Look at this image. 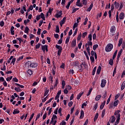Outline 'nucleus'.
Instances as JSON below:
<instances>
[{
  "instance_id": "nucleus-9",
  "label": "nucleus",
  "mask_w": 125,
  "mask_h": 125,
  "mask_svg": "<svg viewBox=\"0 0 125 125\" xmlns=\"http://www.w3.org/2000/svg\"><path fill=\"white\" fill-rule=\"evenodd\" d=\"M77 45V40H73L71 42V47H75Z\"/></svg>"
},
{
  "instance_id": "nucleus-60",
  "label": "nucleus",
  "mask_w": 125,
  "mask_h": 125,
  "mask_svg": "<svg viewBox=\"0 0 125 125\" xmlns=\"http://www.w3.org/2000/svg\"><path fill=\"white\" fill-rule=\"evenodd\" d=\"M42 23H43V20H41L40 21H39V27H41V26H42Z\"/></svg>"
},
{
  "instance_id": "nucleus-13",
  "label": "nucleus",
  "mask_w": 125,
  "mask_h": 125,
  "mask_svg": "<svg viewBox=\"0 0 125 125\" xmlns=\"http://www.w3.org/2000/svg\"><path fill=\"white\" fill-rule=\"evenodd\" d=\"M120 111L119 110H118L117 111H115L114 114L116 117L118 118V117H119V118H121V114H120Z\"/></svg>"
},
{
  "instance_id": "nucleus-26",
  "label": "nucleus",
  "mask_w": 125,
  "mask_h": 125,
  "mask_svg": "<svg viewBox=\"0 0 125 125\" xmlns=\"http://www.w3.org/2000/svg\"><path fill=\"white\" fill-rule=\"evenodd\" d=\"M47 46V45H44L42 46V50L43 51V52H45V48Z\"/></svg>"
},
{
  "instance_id": "nucleus-17",
  "label": "nucleus",
  "mask_w": 125,
  "mask_h": 125,
  "mask_svg": "<svg viewBox=\"0 0 125 125\" xmlns=\"http://www.w3.org/2000/svg\"><path fill=\"white\" fill-rule=\"evenodd\" d=\"M26 73L29 75V76H32L33 75V73H34V71H33L32 70L29 69L28 70H27Z\"/></svg>"
},
{
  "instance_id": "nucleus-2",
  "label": "nucleus",
  "mask_w": 125,
  "mask_h": 125,
  "mask_svg": "<svg viewBox=\"0 0 125 125\" xmlns=\"http://www.w3.org/2000/svg\"><path fill=\"white\" fill-rule=\"evenodd\" d=\"M113 49V45L111 43L108 44L105 47V51L106 52H110Z\"/></svg>"
},
{
  "instance_id": "nucleus-55",
  "label": "nucleus",
  "mask_w": 125,
  "mask_h": 125,
  "mask_svg": "<svg viewBox=\"0 0 125 125\" xmlns=\"http://www.w3.org/2000/svg\"><path fill=\"white\" fill-rule=\"evenodd\" d=\"M90 59L91 62H94L95 61V60L94 59V56H91L90 57Z\"/></svg>"
},
{
  "instance_id": "nucleus-57",
  "label": "nucleus",
  "mask_w": 125,
  "mask_h": 125,
  "mask_svg": "<svg viewBox=\"0 0 125 125\" xmlns=\"http://www.w3.org/2000/svg\"><path fill=\"white\" fill-rule=\"evenodd\" d=\"M91 91H92V88H91L89 89L88 93L87 94V96H89V95H90V93H91Z\"/></svg>"
},
{
  "instance_id": "nucleus-30",
  "label": "nucleus",
  "mask_w": 125,
  "mask_h": 125,
  "mask_svg": "<svg viewBox=\"0 0 125 125\" xmlns=\"http://www.w3.org/2000/svg\"><path fill=\"white\" fill-rule=\"evenodd\" d=\"M125 87V81L123 82L121 86V90H124Z\"/></svg>"
},
{
  "instance_id": "nucleus-47",
  "label": "nucleus",
  "mask_w": 125,
  "mask_h": 125,
  "mask_svg": "<svg viewBox=\"0 0 125 125\" xmlns=\"http://www.w3.org/2000/svg\"><path fill=\"white\" fill-rule=\"evenodd\" d=\"M96 66H95L93 69V71H92V76H94V75H95V72H96Z\"/></svg>"
},
{
  "instance_id": "nucleus-36",
  "label": "nucleus",
  "mask_w": 125,
  "mask_h": 125,
  "mask_svg": "<svg viewBox=\"0 0 125 125\" xmlns=\"http://www.w3.org/2000/svg\"><path fill=\"white\" fill-rule=\"evenodd\" d=\"M23 58H24V56H22L20 57L19 58L17 59V63H18V62H19V61H20V60H22L23 59Z\"/></svg>"
},
{
  "instance_id": "nucleus-51",
  "label": "nucleus",
  "mask_w": 125,
  "mask_h": 125,
  "mask_svg": "<svg viewBox=\"0 0 125 125\" xmlns=\"http://www.w3.org/2000/svg\"><path fill=\"white\" fill-rule=\"evenodd\" d=\"M87 21H88V19L87 18H85L84 19V22L83 23V25H85L87 23Z\"/></svg>"
},
{
  "instance_id": "nucleus-64",
  "label": "nucleus",
  "mask_w": 125,
  "mask_h": 125,
  "mask_svg": "<svg viewBox=\"0 0 125 125\" xmlns=\"http://www.w3.org/2000/svg\"><path fill=\"white\" fill-rule=\"evenodd\" d=\"M60 125H66V122L62 121L60 124Z\"/></svg>"
},
{
  "instance_id": "nucleus-5",
  "label": "nucleus",
  "mask_w": 125,
  "mask_h": 125,
  "mask_svg": "<svg viewBox=\"0 0 125 125\" xmlns=\"http://www.w3.org/2000/svg\"><path fill=\"white\" fill-rule=\"evenodd\" d=\"M107 83V81L105 79L102 80V83L101 84V87H105V85H106V83Z\"/></svg>"
},
{
  "instance_id": "nucleus-8",
  "label": "nucleus",
  "mask_w": 125,
  "mask_h": 125,
  "mask_svg": "<svg viewBox=\"0 0 125 125\" xmlns=\"http://www.w3.org/2000/svg\"><path fill=\"white\" fill-rule=\"evenodd\" d=\"M56 119H57V116L55 114H53L51 118L50 124H53L54 120H55Z\"/></svg>"
},
{
  "instance_id": "nucleus-3",
  "label": "nucleus",
  "mask_w": 125,
  "mask_h": 125,
  "mask_svg": "<svg viewBox=\"0 0 125 125\" xmlns=\"http://www.w3.org/2000/svg\"><path fill=\"white\" fill-rule=\"evenodd\" d=\"M71 63H72V66L73 67H78V68H80V62H79L78 61H74V62H71Z\"/></svg>"
},
{
  "instance_id": "nucleus-45",
  "label": "nucleus",
  "mask_w": 125,
  "mask_h": 125,
  "mask_svg": "<svg viewBox=\"0 0 125 125\" xmlns=\"http://www.w3.org/2000/svg\"><path fill=\"white\" fill-rule=\"evenodd\" d=\"M12 76H9V77H7L6 79V80L7 81V82H10V81H11V80H12Z\"/></svg>"
},
{
  "instance_id": "nucleus-53",
  "label": "nucleus",
  "mask_w": 125,
  "mask_h": 125,
  "mask_svg": "<svg viewBox=\"0 0 125 125\" xmlns=\"http://www.w3.org/2000/svg\"><path fill=\"white\" fill-rule=\"evenodd\" d=\"M106 97H107V92L105 91H104V93L103 98H104V99H105V98H106Z\"/></svg>"
},
{
  "instance_id": "nucleus-27",
  "label": "nucleus",
  "mask_w": 125,
  "mask_h": 125,
  "mask_svg": "<svg viewBox=\"0 0 125 125\" xmlns=\"http://www.w3.org/2000/svg\"><path fill=\"white\" fill-rule=\"evenodd\" d=\"M113 64H114V59H110L109 61V64L112 66Z\"/></svg>"
},
{
  "instance_id": "nucleus-1",
  "label": "nucleus",
  "mask_w": 125,
  "mask_h": 125,
  "mask_svg": "<svg viewBox=\"0 0 125 125\" xmlns=\"http://www.w3.org/2000/svg\"><path fill=\"white\" fill-rule=\"evenodd\" d=\"M26 64L28 65V67H30L31 68H37L38 67V63L31 61H28L26 62Z\"/></svg>"
},
{
  "instance_id": "nucleus-42",
  "label": "nucleus",
  "mask_w": 125,
  "mask_h": 125,
  "mask_svg": "<svg viewBox=\"0 0 125 125\" xmlns=\"http://www.w3.org/2000/svg\"><path fill=\"white\" fill-rule=\"evenodd\" d=\"M16 61V58H13L12 60V62L11 64H13V65H15V62Z\"/></svg>"
},
{
  "instance_id": "nucleus-23",
  "label": "nucleus",
  "mask_w": 125,
  "mask_h": 125,
  "mask_svg": "<svg viewBox=\"0 0 125 125\" xmlns=\"http://www.w3.org/2000/svg\"><path fill=\"white\" fill-rule=\"evenodd\" d=\"M83 94V92L82 93H80L79 94H78L77 95V99H78V100H79V99H81V97H82V95Z\"/></svg>"
},
{
  "instance_id": "nucleus-24",
  "label": "nucleus",
  "mask_w": 125,
  "mask_h": 125,
  "mask_svg": "<svg viewBox=\"0 0 125 125\" xmlns=\"http://www.w3.org/2000/svg\"><path fill=\"white\" fill-rule=\"evenodd\" d=\"M86 51L89 56H90V47L89 46L86 47Z\"/></svg>"
},
{
  "instance_id": "nucleus-52",
  "label": "nucleus",
  "mask_w": 125,
  "mask_h": 125,
  "mask_svg": "<svg viewBox=\"0 0 125 125\" xmlns=\"http://www.w3.org/2000/svg\"><path fill=\"white\" fill-rule=\"evenodd\" d=\"M111 118H112L111 123L112 124H113V123L116 121V118H115V116H112Z\"/></svg>"
},
{
  "instance_id": "nucleus-28",
  "label": "nucleus",
  "mask_w": 125,
  "mask_h": 125,
  "mask_svg": "<svg viewBox=\"0 0 125 125\" xmlns=\"http://www.w3.org/2000/svg\"><path fill=\"white\" fill-rule=\"evenodd\" d=\"M83 63H82L80 65L79 64V71L80 72H83Z\"/></svg>"
},
{
  "instance_id": "nucleus-49",
  "label": "nucleus",
  "mask_w": 125,
  "mask_h": 125,
  "mask_svg": "<svg viewBox=\"0 0 125 125\" xmlns=\"http://www.w3.org/2000/svg\"><path fill=\"white\" fill-rule=\"evenodd\" d=\"M98 47V44H96L93 45V50H96V48Z\"/></svg>"
},
{
  "instance_id": "nucleus-46",
  "label": "nucleus",
  "mask_w": 125,
  "mask_h": 125,
  "mask_svg": "<svg viewBox=\"0 0 125 125\" xmlns=\"http://www.w3.org/2000/svg\"><path fill=\"white\" fill-rule=\"evenodd\" d=\"M60 32V30L59 29V26L56 25V33H59Z\"/></svg>"
},
{
  "instance_id": "nucleus-48",
  "label": "nucleus",
  "mask_w": 125,
  "mask_h": 125,
  "mask_svg": "<svg viewBox=\"0 0 125 125\" xmlns=\"http://www.w3.org/2000/svg\"><path fill=\"white\" fill-rule=\"evenodd\" d=\"M78 10H79V8H74V9L72 10V13L74 14Z\"/></svg>"
},
{
  "instance_id": "nucleus-32",
  "label": "nucleus",
  "mask_w": 125,
  "mask_h": 125,
  "mask_svg": "<svg viewBox=\"0 0 125 125\" xmlns=\"http://www.w3.org/2000/svg\"><path fill=\"white\" fill-rule=\"evenodd\" d=\"M49 81H51V83H53V76L51 75V74H50V75L49 76Z\"/></svg>"
},
{
  "instance_id": "nucleus-22",
  "label": "nucleus",
  "mask_w": 125,
  "mask_h": 125,
  "mask_svg": "<svg viewBox=\"0 0 125 125\" xmlns=\"http://www.w3.org/2000/svg\"><path fill=\"white\" fill-rule=\"evenodd\" d=\"M20 113V111L18 110L17 109H15L13 112V115H15V114H19Z\"/></svg>"
},
{
  "instance_id": "nucleus-14",
  "label": "nucleus",
  "mask_w": 125,
  "mask_h": 125,
  "mask_svg": "<svg viewBox=\"0 0 125 125\" xmlns=\"http://www.w3.org/2000/svg\"><path fill=\"white\" fill-rule=\"evenodd\" d=\"M115 7L116 9H118L119 7H120V3L117 2L116 1L114 2Z\"/></svg>"
},
{
  "instance_id": "nucleus-31",
  "label": "nucleus",
  "mask_w": 125,
  "mask_h": 125,
  "mask_svg": "<svg viewBox=\"0 0 125 125\" xmlns=\"http://www.w3.org/2000/svg\"><path fill=\"white\" fill-rule=\"evenodd\" d=\"M34 116H35V113H33L31 114V115L28 120L29 123H31V121H32V119H33V118H34Z\"/></svg>"
},
{
  "instance_id": "nucleus-37",
  "label": "nucleus",
  "mask_w": 125,
  "mask_h": 125,
  "mask_svg": "<svg viewBox=\"0 0 125 125\" xmlns=\"http://www.w3.org/2000/svg\"><path fill=\"white\" fill-rule=\"evenodd\" d=\"M82 2V4H83V5H86L87 4V0H83Z\"/></svg>"
},
{
  "instance_id": "nucleus-35",
  "label": "nucleus",
  "mask_w": 125,
  "mask_h": 125,
  "mask_svg": "<svg viewBox=\"0 0 125 125\" xmlns=\"http://www.w3.org/2000/svg\"><path fill=\"white\" fill-rule=\"evenodd\" d=\"M118 104H119V100H116L113 103V106L116 107V106H118Z\"/></svg>"
},
{
  "instance_id": "nucleus-34",
  "label": "nucleus",
  "mask_w": 125,
  "mask_h": 125,
  "mask_svg": "<svg viewBox=\"0 0 125 125\" xmlns=\"http://www.w3.org/2000/svg\"><path fill=\"white\" fill-rule=\"evenodd\" d=\"M29 30H30V29H29V27H28V26H26L24 30V33L28 34L29 33Z\"/></svg>"
},
{
  "instance_id": "nucleus-4",
  "label": "nucleus",
  "mask_w": 125,
  "mask_h": 125,
  "mask_svg": "<svg viewBox=\"0 0 125 125\" xmlns=\"http://www.w3.org/2000/svg\"><path fill=\"white\" fill-rule=\"evenodd\" d=\"M110 31L111 34H115V33H116V26H115L114 25L110 27Z\"/></svg>"
},
{
  "instance_id": "nucleus-29",
  "label": "nucleus",
  "mask_w": 125,
  "mask_h": 125,
  "mask_svg": "<svg viewBox=\"0 0 125 125\" xmlns=\"http://www.w3.org/2000/svg\"><path fill=\"white\" fill-rule=\"evenodd\" d=\"M98 116H99V114L98 113H97L94 118V122H96V121H97V119H98Z\"/></svg>"
},
{
  "instance_id": "nucleus-18",
  "label": "nucleus",
  "mask_w": 125,
  "mask_h": 125,
  "mask_svg": "<svg viewBox=\"0 0 125 125\" xmlns=\"http://www.w3.org/2000/svg\"><path fill=\"white\" fill-rule=\"evenodd\" d=\"M92 7H93V3H91L89 7L87 8V11H88V12H90V11L91 10V9H92Z\"/></svg>"
},
{
  "instance_id": "nucleus-63",
  "label": "nucleus",
  "mask_w": 125,
  "mask_h": 125,
  "mask_svg": "<svg viewBox=\"0 0 125 125\" xmlns=\"http://www.w3.org/2000/svg\"><path fill=\"white\" fill-rule=\"evenodd\" d=\"M68 105L69 107H72V106H73V101H71L68 103Z\"/></svg>"
},
{
  "instance_id": "nucleus-41",
  "label": "nucleus",
  "mask_w": 125,
  "mask_h": 125,
  "mask_svg": "<svg viewBox=\"0 0 125 125\" xmlns=\"http://www.w3.org/2000/svg\"><path fill=\"white\" fill-rule=\"evenodd\" d=\"M70 36H68L66 39V41H65V43L66 44H68L69 43V42H70Z\"/></svg>"
},
{
  "instance_id": "nucleus-6",
  "label": "nucleus",
  "mask_w": 125,
  "mask_h": 125,
  "mask_svg": "<svg viewBox=\"0 0 125 125\" xmlns=\"http://www.w3.org/2000/svg\"><path fill=\"white\" fill-rule=\"evenodd\" d=\"M66 19H67V17H64L62 20H61V21L60 22L61 27H62L63 26V24L65 23V22H66Z\"/></svg>"
},
{
  "instance_id": "nucleus-50",
  "label": "nucleus",
  "mask_w": 125,
  "mask_h": 125,
  "mask_svg": "<svg viewBox=\"0 0 125 125\" xmlns=\"http://www.w3.org/2000/svg\"><path fill=\"white\" fill-rule=\"evenodd\" d=\"M12 80L13 82H15V83H18V82H19V80L16 77L13 78Z\"/></svg>"
},
{
  "instance_id": "nucleus-40",
  "label": "nucleus",
  "mask_w": 125,
  "mask_h": 125,
  "mask_svg": "<svg viewBox=\"0 0 125 125\" xmlns=\"http://www.w3.org/2000/svg\"><path fill=\"white\" fill-rule=\"evenodd\" d=\"M69 29H70V28L69 27H67L66 28V29L64 31V36H66V35H67V32H68V31H69Z\"/></svg>"
},
{
  "instance_id": "nucleus-56",
  "label": "nucleus",
  "mask_w": 125,
  "mask_h": 125,
  "mask_svg": "<svg viewBox=\"0 0 125 125\" xmlns=\"http://www.w3.org/2000/svg\"><path fill=\"white\" fill-rule=\"evenodd\" d=\"M41 47V43H39L38 44H36L35 46L36 49H39L40 47Z\"/></svg>"
},
{
  "instance_id": "nucleus-44",
  "label": "nucleus",
  "mask_w": 125,
  "mask_h": 125,
  "mask_svg": "<svg viewBox=\"0 0 125 125\" xmlns=\"http://www.w3.org/2000/svg\"><path fill=\"white\" fill-rule=\"evenodd\" d=\"M87 35V32H85L83 33L82 34V38L83 39H84V38H85V37H86Z\"/></svg>"
},
{
  "instance_id": "nucleus-59",
  "label": "nucleus",
  "mask_w": 125,
  "mask_h": 125,
  "mask_svg": "<svg viewBox=\"0 0 125 125\" xmlns=\"http://www.w3.org/2000/svg\"><path fill=\"white\" fill-rule=\"evenodd\" d=\"M77 33H78V28H76L74 31L73 36L75 37V36H76Z\"/></svg>"
},
{
  "instance_id": "nucleus-16",
  "label": "nucleus",
  "mask_w": 125,
  "mask_h": 125,
  "mask_svg": "<svg viewBox=\"0 0 125 125\" xmlns=\"http://www.w3.org/2000/svg\"><path fill=\"white\" fill-rule=\"evenodd\" d=\"M105 104H106V101H104L103 103H102L100 105L101 110H103V108H104V106H105Z\"/></svg>"
},
{
  "instance_id": "nucleus-11",
  "label": "nucleus",
  "mask_w": 125,
  "mask_h": 125,
  "mask_svg": "<svg viewBox=\"0 0 125 125\" xmlns=\"http://www.w3.org/2000/svg\"><path fill=\"white\" fill-rule=\"evenodd\" d=\"M87 45L88 46H91V47L92 46V42L91 41H88L87 43H86L85 45V47H87Z\"/></svg>"
},
{
  "instance_id": "nucleus-7",
  "label": "nucleus",
  "mask_w": 125,
  "mask_h": 125,
  "mask_svg": "<svg viewBox=\"0 0 125 125\" xmlns=\"http://www.w3.org/2000/svg\"><path fill=\"white\" fill-rule=\"evenodd\" d=\"M63 13H62V11H60V12L57 13L55 16L56 18H60L61 17V15H62Z\"/></svg>"
},
{
  "instance_id": "nucleus-20",
  "label": "nucleus",
  "mask_w": 125,
  "mask_h": 125,
  "mask_svg": "<svg viewBox=\"0 0 125 125\" xmlns=\"http://www.w3.org/2000/svg\"><path fill=\"white\" fill-rule=\"evenodd\" d=\"M101 97H102V96H101V95H98L96 97L95 100H96V101H99V100H100V98H101Z\"/></svg>"
},
{
  "instance_id": "nucleus-19",
  "label": "nucleus",
  "mask_w": 125,
  "mask_h": 125,
  "mask_svg": "<svg viewBox=\"0 0 125 125\" xmlns=\"http://www.w3.org/2000/svg\"><path fill=\"white\" fill-rule=\"evenodd\" d=\"M122 44H123V38H121L119 40V43L118 44L119 47H120L122 45Z\"/></svg>"
},
{
  "instance_id": "nucleus-43",
  "label": "nucleus",
  "mask_w": 125,
  "mask_h": 125,
  "mask_svg": "<svg viewBox=\"0 0 125 125\" xmlns=\"http://www.w3.org/2000/svg\"><path fill=\"white\" fill-rule=\"evenodd\" d=\"M16 85H17V86H19V87H21V88H24V86L23 85H21L20 84L15 83Z\"/></svg>"
},
{
  "instance_id": "nucleus-54",
  "label": "nucleus",
  "mask_w": 125,
  "mask_h": 125,
  "mask_svg": "<svg viewBox=\"0 0 125 125\" xmlns=\"http://www.w3.org/2000/svg\"><path fill=\"white\" fill-rule=\"evenodd\" d=\"M56 48H57V49H59V50H60V49H62V46H60V45H56Z\"/></svg>"
},
{
  "instance_id": "nucleus-61",
  "label": "nucleus",
  "mask_w": 125,
  "mask_h": 125,
  "mask_svg": "<svg viewBox=\"0 0 125 125\" xmlns=\"http://www.w3.org/2000/svg\"><path fill=\"white\" fill-rule=\"evenodd\" d=\"M52 11H53V8L51 9L50 8H49L48 13H50V14H51V13H52Z\"/></svg>"
},
{
  "instance_id": "nucleus-12",
  "label": "nucleus",
  "mask_w": 125,
  "mask_h": 125,
  "mask_svg": "<svg viewBox=\"0 0 125 125\" xmlns=\"http://www.w3.org/2000/svg\"><path fill=\"white\" fill-rule=\"evenodd\" d=\"M81 0H78L76 2L77 6H79V7H83V4L80 3Z\"/></svg>"
},
{
  "instance_id": "nucleus-38",
  "label": "nucleus",
  "mask_w": 125,
  "mask_h": 125,
  "mask_svg": "<svg viewBox=\"0 0 125 125\" xmlns=\"http://www.w3.org/2000/svg\"><path fill=\"white\" fill-rule=\"evenodd\" d=\"M106 112V110L105 109H103L102 113V118H104V116H105V113Z\"/></svg>"
},
{
  "instance_id": "nucleus-33",
  "label": "nucleus",
  "mask_w": 125,
  "mask_h": 125,
  "mask_svg": "<svg viewBox=\"0 0 125 125\" xmlns=\"http://www.w3.org/2000/svg\"><path fill=\"white\" fill-rule=\"evenodd\" d=\"M47 99H48V95H47L44 98L42 99V102L43 103H44V102H45V101H46Z\"/></svg>"
},
{
  "instance_id": "nucleus-39",
  "label": "nucleus",
  "mask_w": 125,
  "mask_h": 125,
  "mask_svg": "<svg viewBox=\"0 0 125 125\" xmlns=\"http://www.w3.org/2000/svg\"><path fill=\"white\" fill-rule=\"evenodd\" d=\"M118 53V50H116L115 52L114 53V55L113 56V59H115L116 58V57L117 56V54Z\"/></svg>"
},
{
  "instance_id": "nucleus-25",
  "label": "nucleus",
  "mask_w": 125,
  "mask_h": 125,
  "mask_svg": "<svg viewBox=\"0 0 125 125\" xmlns=\"http://www.w3.org/2000/svg\"><path fill=\"white\" fill-rule=\"evenodd\" d=\"M40 17L42 19V20L45 21V17H44V14H43V13H41Z\"/></svg>"
},
{
  "instance_id": "nucleus-58",
  "label": "nucleus",
  "mask_w": 125,
  "mask_h": 125,
  "mask_svg": "<svg viewBox=\"0 0 125 125\" xmlns=\"http://www.w3.org/2000/svg\"><path fill=\"white\" fill-rule=\"evenodd\" d=\"M0 27H3L4 26V21H3L0 22Z\"/></svg>"
},
{
  "instance_id": "nucleus-15",
  "label": "nucleus",
  "mask_w": 125,
  "mask_h": 125,
  "mask_svg": "<svg viewBox=\"0 0 125 125\" xmlns=\"http://www.w3.org/2000/svg\"><path fill=\"white\" fill-rule=\"evenodd\" d=\"M84 117V112H83V110H82L81 111V115L80 117V119H83V117Z\"/></svg>"
},
{
  "instance_id": "nucleus-10",
  "label": "nucleus",
  "mask_w": 125,
  "mask_h": 125,
  "mask_svg": "<svg viewBox=\"0 0 125 125\" xmlns=\"http://www.w3.org/2000/svg\"><path fill=\"white\" fill-rule=\"evenodd\" d=\"M125 19V14L123 12H121L119 15V19L120 20H123Z\"/></svg>"
},
{
  "instance_id": "nucleus-21",
  "label": "nucleus",
  "mask_w": 125,
  "mask_h": 125,
  "mask_svg": "<svg viewBox=\"0 0 125 125\" xmlns=\"http://www.w3.org/2000/svg\"><path fill=\"white\" fill-rule=\"evenodd\" d=\"M100 72H101V66H99L97 70V75H99V74H100Z\"/></svg>"
},
{
  "instance_id": "nucleus-62",
  "label": "nucleus",
  "mask_w": 125,
  "mask_h": 125,
  "mask_svg": "<svg viewBox=\"0 0 125 125\" xmlns=\"http://www.w3.org/2000/svg\"><path fill=\"white\" fill-rule=\"evenodd\" d=\"M61 52H62V49H60V50H59L58 51V55L59 56H60V55H61Z\"/></svg>"
}]
</instances>
